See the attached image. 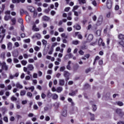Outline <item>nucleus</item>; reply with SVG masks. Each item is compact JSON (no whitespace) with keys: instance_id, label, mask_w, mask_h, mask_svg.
<instances>
[{"instance_id":"nucleus-3","label":"nucleus","mask_w":124,"mask_h":124,"mask_svg":"<svg viewBox=\"0 0 124 124\" xmlns=\"http://www.w3.org/2000/svg\"><path fill=\"white\" fill-rule=\"evenodd\" d=\"M112 4H113V2H112L111 0H107L106 5H107V7H108V9H111V8H112Z\"/></svg>"},{"instance_id":"nucleus-12","label":"nucleus","mask_w":124,"mask_h":124,"mask_svg":"<svg viewBox=\"0 0 124 124\" xmlns=\"http://www.w3.org/2000/svg\"><path fill=\"white\" fill-rule=\"evenodd\" d=\"M16 87L18 89H22L23 88V85H22L20 83L17 82L16 85Z\"/></svg>"},{"instance_id":"nucleus-25","label":"nucleus","mask_w":124,"mask_h":124,"mask_svg":"<svg viewBox=\"0 0 124 124\" xmlns=\"http://www.w3.org/2000/svg\"><path fill=\"white\" fill-rule=\"evenodd\" d=\"M91 121H94V114L90 113Z\"/></svg>"},{"instance_id":"nucleus-48","label":"nucleus","mask_w":124,"mask_h":124,"mask_svg":"<svg viewBox=\"0 0 124 124\" xmlns=\"http://www.w3.org/2000/svg\"><path fill=\"white\" fill-rule=\"evenodd\" d=\"M78 7H79V6H78V5L74 6L72 11H75V10H77V9H78Z\"/></svg>"},{"instance_id":"nucleus-14","label":"nucleus","mask_w":124,"mask_h":124,"mask_svg":"<svg viewBox=\"0 0 124 124\" xmlns=\"http://www.w3.org/2000/svg\"><path fill=\"white\" fill-rule=\"evenodd\" d=\"M59 85L60 86L64 85V79H59Z\"/></svg>"},{"instance_id":"nucleus-33","label":"nucleus","mask_w":124,"mask_h":124,"mask_svg":"<svg viewBox=\"0 0 124 124\" xmlns=\"http://www.w3.org/2000/svg\"><path fill=\"white\" fill-rule=\"evenodd\" d=\"M2 34H0V38H1L2 40H3V39L4 38V37L5 36V33H2Z\"/></svg>"},{"instance_id":"nucleus-42","label":"nucleus","mask_w":124,"mask_h":124,"mask_svg":"<svg viewBox=\"0 0 124 124\" xmlns=\"http://www.w3.org/2000/svg\"><path fill=\"white\" fill-rule=\"evenodd\" d=\"M34 49L35 50V51H38L40 50V48H39V47H38L37 46H35L34 47Z\"/></svg>"},{"instance_id":"nucleus-46","label":"nucleus","mask_w":124,"mask_h":124,"mask_svg":"<svg viewBox=\"0 0 124 124\" xmlns=\"http://www.w3.org/2000/svg\"><path fill=\"white\" fill-rule=\"evenodd\" d=\"M68 101L69 102H70V103H71L72 104V105H73V104H74L73 101H72V99H71V98H68Z\"/></svg>"},{"instance_id":"nucleus-28","label":"nucleus","mask_w":124,"mask_h":124,"mask_svg":"<svg viewBox=\"0 0 124 124\" xmlns=\"http://www.w3.org/2000/svg\"><path fill=\"white\" fill-rule=\"evenodd\" d=\"M21 62L22 65H26L28 63V62L25 60H22Z\"/></svg>"},{"instance_id":"nucleus-34","label":"nucleus","mask_w":124,"mask_h":124,"mask_svg":"<svg viewBox=\"0 0 124 124\" xmlns=\"http://www.w3.org/2000/svg\"><path fill=\"white\" fill-rule=\"evenodd\" d=\"M58 31L59 32H63V31H64V29H63V28H59Z\"/></svg>"},{"instance_id":"nucleus-23","label":"nucleus","mask_w":124,"mask_h":124,"mask_svg":"<svg viewBox=\"0 0 124 124\" xmlns=\"http://www.w3.org/2000/svg\"><path fill=\"white\" fill-rule=\"evenodd\" d=\"M122 109L120 108H117L116 109V114H118V115H120L121 114V112H122Z\"/></svg>"},{"instance_id":"nucleus-35","label":"nucleus","mask_w":124,"mask_h":124,"mask_svg":"<svg viewBox=\"0 0 124 124\" xmlns=\"http://www.w3.org/2000/svg\"><path fill=\"white\" fill-rule=\"evenodd\" d=\"M65 70V67L64 66H62L60 67V71L61 72H63Z\"/></svg>"},{"instance_id":"nucleus-37","label":"nucleus","mask_w":124,"mask_h":124,"mask_svg":"<svg viewBox=\"0 0 124 124\" xmlns=\"http://www.w3.org/2000/svg\"><path fill=\"white\" fill-rule=\"evenodd\" d=\"M98 23H99V24H101V23H102V17H100L98 19Z\"/></svg>"},{"instance_id":"nucleus-11","label":"nucleus","mask_w":124,"mask_h":124,"mask_svg":"<svg viewBox=\"0 0 124 124\" xmlns=\"http://www.w3.org/2000/svg\"><path fill=\"white\" fill-rule=\"evenodd\" d=\"M73 28H74V29H76L78 31L81 30V26H80L78 24H76V25H74L73 26Z\"/></svg>"},{"instance_id":"nucleus-57","label":"nucleus","mask_w":124,"mask_h":124,"mask_svg":"<svg viewBox=\"0 0 124 124\" xmlns=\"http://www.w3.org/2000/svg\"><path fill=\"white\" fill-rule=\"evenodd\" d=\"M33 78H34L35 79L37 78V74L36 73H34L33 74Z\"/></svg>"},{"instance_id":"nucleus-18","label":"nucleus","mask_w":124,"mask_h":124,"mask_svg":"<svg viewBox=\"0 0 124 124\" xmlns=\"http://www.w3.org/2000/svg\"><path fill=\"white\" fill-rule=\"evenodd\" d=\"M59 98V95L56 93H54L52 95V99H58Z\"/></svg>"},{"instance_id":"nucleus-30","label":"nucleus","mask_w":124,"mask_h":124,"mask_svg":"<svg viewBox=\"0 0 124 124\" xmlns=\"http://www.w3.org/2000/svg\"><path fill=\"white\" fill-rule=\"evenodd\" d=\"M11 22H12V25H15L16 24V18H13L11 19Z\"/></svg>"},{"instance_id":"nucleus-56","label":"nucleus","mask_w":124,"mask_h":124,"mask_svg":"<svg viewBox=\"0 0 124 124\" xmlns=\"http://www.w3.org/2000/svg\"><path fill=\"white\" fill-rule=\"evenodd\" d=\"M44 38H45V39H49L50 38V35H46L44 36Z\"/></svg>"},{"instance_id":"nucleus-27","label":"nucleus","mask_w":124,"mask_h":124,"mask_svg":"<svg viewBox=\"0 0 124 124\" xmlns=\"http://www.w3.org/2000/svg\"><path fill=\"white\" fill-rule=\"evenodd\" d=\"M26 11L23 9H21L20 10V15L22 16L25 13Z\"/></svg>"},{"instance_id":"nucleus-40","label":"nucleus","mask_w":124,"mask_h":124,"mask_svg":"<svg viewBox=\"0 0 124 124\" xmlns=\"http://www.w3.org/2000/svg\"><path fill=\"white\" fill-rule=\"evenodd\" d=\"M29 90H30L32 93V92L34 91V86H31V87H29Z\"/></svg>"},{"instance_id":"nucleus-6","label":"nucleus","mask_w":124,"mask_h":124,"mask_svg":"<svg viewBox=\"0 0 124 124\" xmlns=\"http://www.w3.org/2000/svg\"><path fill=\"white\" fill-rule=\"evenodd\" d=\"M27 68L29 70H30V71H32L33 69H34V67L33 66V65L31 64H28L27 66Z\"/></svg>"},{"instance_id":"nucleus-31","label":"nucleus","mask_w":124,"mask_h":124,"mask_svg":"<svg viewBox=\"0 0 124 124\" xmlns=\"http://www.w3.org/2000/svg\"><path fill=\"white\" fill-rule=\"evenodd\" d=\"M47 97H48L49 98L52 97V96H53V94L52 93H51V92H48L47 93Z\"/></svg>"},{"instance_id":"nucleus-61","label":"nucleus","mask_w":124,"mask_h":124,"mask_svg":"<svg viewBox=\"0 0 124 124\" xmlns=\"http://www.w3.org/2000/svg\"><path fill=\"white\" fill-rule=\"evenodd\" d=\"M52 73H53V71H52V70H48L47 71V74H52Z\"/></svg>"},{"instance_id":"nucleus-58","label":"nucleus","mask_w":124,"mask_h":124,"mask_svg":"<svg viewBox=\"0 0 124 124\" xmlns=\"http://www.w3.org/2000/svg\"><path fill=\"white\" fill-rule=\"evenodd\" d=\"M66 68L68 70H71V66H70V65H67L66 66Z\"/></svg>"},{"instance_id":"nucleus-26","label":"nucleus","mask_w":124,"mask_h":124,"mask_svg":"<svg viewBox=\"0 0 124 124\" xmlns=\"http://www.w3.org/2000/svg\"><path fill=\"white\" fill-rule=\"evenodd\" d=\"M25 94H26V91L25 90H22L20 92V95L21 96H23L24 95H25Z\"/></svg>"},{"instance_id":"nucleus-41","label":"nucleus","mask_w":124,"mask_h":124,"mask_svg":"<svg viewBox=\"0 0 124 124\" xmlns=\"http://www.w3.org/2000/svg\"><path fill=\"white\" fill-rule=\"evenodd\" d=\"M27 95L28 97H31V96H32V94L31 92H28L27 93Z\"/></svg>"},{"instance_id":"nucleus-16","label":"nucleus","mask_w":124,"mask_h":124,"mask_svg":"<svg viewBox=\"0 0 124 124\" xmlns=\"http://www.w3.org/2000/svg\"><path fill=\"white\" fill-rule=\"evenodd\" d=\"M72 56L71 53H69V54H67L65 55L64 57V59L66 61V60H68V59H70V57Z\"/></svg>"},{"instance_id":"nucleus-10","label":"nucleus","mask_w":124,"mask_h":124,"mask_svg":"<svg viewBox=\"0 0 124 124\" xmlns=\"http://www.w3.org/2000/svg\"><path fill=\"white\" fill-rule=\"evenodd\" d=\"M7 48H8V50H12V43L9 42L7 44Z\"/></svg>"},{"instance_id":"nucleus-20","label":"nucleus","mask_w":124,"mask_h":124,"mask_svg":"<svg viewBox=\"0 0 124 124\" xmlns=\"http://www.w3.org/2000/svg\"><path fill=\"white\" fill-rule=\"evenodd\" d=\"M80 41H79L78 40H74L72 41V44H74V45H78Z\"/></svg>"},{"instance_id":"nucleus-60","label":"nucleus","mask_w":124,"mask_h":124,"mask_svg":"<svg viewBox=\"0 0 124 124\" xmlns=\"http://www.w3.org/2000/svg\"><path fill=\"white\" fill-rule=\"evenodd\" d=\"M14 77H15L14 75H13L12 74H10V75H9L10 79H14Z\"/></svg>"},{"instance_id":"nucleus-13","label":"nucleus","mask_w":124,"mask_h":124,"mask_svg":"<svg viewBox=\"0 0 124 124\" xmlns=\"http://www.w3.org/2000/svg\"><path fill=\"white\" fill-rule=\"evenodd\" d=\"M32 30L33 31H39V28H36V25H35V24L33 26Z\"/></svg>"},{"instance_id":"nucleus-54","label":"nucleus","mask_w":124,"mask_h":124,"mask_svg":"<svg viewBox=\"0 0 124 124\" xmlns=\"http://www.w3.org/2000/svg\"><path fill=\"white\" fill-rule=\"evenodd\" d=\"M114 9L115 10H119L120 9V6L118 5H115Z\"/></svg>"},{"instance_id":"nucleus-45","label":"nucleus","mask_w":124,"mask_h":124,"mask_svg":"<svg viewBox=\"0 0 124 124\" xmlns=\"http://www.w3.org/2000/svg\"><path fill=\"white\" fill-rule=\"evenodd\" d=\"M14 45L15 46H16V47H18L20 46V44H19V43L16 42L14 43Z\"/></svg>"},{"instance_id":"nucleus-22","label":"nucleus","mask_w":124,"mask_h":124,"mask_svg":"<svg viewBox=\"0 0 124 124\" xmlns=\"http://www.w3.org/2000/svg\"><path fill=\"white\" fill-rule=\"evenodd\" d=\"M93 34H89L88 37V39L89 40V41H90L91 40H93Z\"/></svg>"},{"instance_id":"nucleus-44","label":"nucleus","mask_w":124,"mask_h":124,"mask_svg":"<svg viewBox=\"0 0 124 124\" xmlns=\"http://www.w3.org/2000/svg\"><path fill=\"white\" fill-rule=\"evenodd\" d=\"M30 12H34V8H33V7H32V6H31L30 7Z\"/></svg>"},{"instance_id":"nucleus-43","label":"nucleus","mask_w":124,"mask_h":124,"mask_svg":"<svg viewBox=\"0 0 124 124\" xmlns=\"http://www.w3.org/2000/svg\"><path fill=\"white\" fill-rule=\"evenodd\" d=\"M28 62L30 63H32L33 62H34V60L32 59H29Z\"/></svg>"},{"instance_id":"nucleus-55","label":"nucleus","mask_w":124,"mask_h":124,"mask_svg":"<svg viewBox=\"0 0 124 124\" xmlns=\"http://www.w3.org/2000/svg\"><path fill=\"white\" fill-rule=\"evenodd\" d=\"M41 97H42V98H43V99H44V98H45V97H46V94H45L44 93H42Z\"/></svg>"},{"instance_id":"nucleus-4","label":"nucleus","mask_w":124,"mask_h":124,"mask_svg":"<svg viewBox=\"0 0 124 124\" xmlns=\"http://www.w3.org/2000/svg\"><path fill=\"white\" fill-rule=\"evenodd\" d=\"M1 68L2 69H4L6 71L8 70V66L6 65V63L5 62H3L2 63Z\"/></svg>"},{"instance_id":"nucleus-51","label":"nucleus","mask_w":124,"mask_h":124,"mask_svg":"<svg viewBox=\"0 0 124 124\" xmlns=\"http://www.w3.org/2000/svg\"><path fill=\"white\" fill-rule=\"evenodd\" d=\"M61 36H62V37H64V38H67V36H66L65 33H64L61 34Z\"/></svg>"},{"instance_id":"nucleus-64","label":"nucleus","mask_w":124,"mask_h":124,"mask_svg":"<svg viewBox=\"0 0 124 124\" xmlns=\"http://www.w3.org/2000/svg\"><path fill=\"white\" fill-rule=\"evenodd\" d=\"M96 33L98 36L100 35V33H101L100 30L97 31L96 32Z\"/></svg>"},{"instance_id":"nucleus-19","label":"nucleus","mask_w":124,"mask_h":124,"mask_svg":"<svg viewBox=\"0 0 124 124\" xmlns=\"http://www.w3.org/2000/svg\"><path fill=\"white\" fill-rule=\"evenodd\" d=\"M62 87H59L57 88V92L58 93H62Z\"/></svg>"},{"instance_id":"nucleus-52","label":"nucleus","mask_w":124,"mask_h":124,"mask_svg":"<svg viewBox=\"0 0 124 124\" xmlns=\"http://www.w3.org/2000/svg\"><path fill=\"white\" fill-rule=\"evenodd\" d=\"M70 9V7H66L64 9V11L65 12H68V11H69Z\"/></svg>"},{"instance_id":"nucleus-2","label":"nucleus","mask_w":124,"mask_h":124,"mask_svg":"<svg viewBox=\"0 0 124 124\" xmlns=\"http://www.w3.org/2000/svg\"><path fill=\"white\" fill-rule=\"evenodd\" d=\"M63 76L65 77V80L68 81L69 80V76H70V73L67 71H64L63 73Z\"/></svg>"},{"instance_id":"nucleus-29","label":"nucleus","mask_w":124,"mask_h":124,"mask_svg":"<svg viewBox=\"0 0 124 124\" xmlns=\"http://www.w3.org/2000/svg\"><path fill=\"white\" fill-rule=\"evenodd\" d=\"M43 45L46 47V45H47V41H46V40H43L42 41Z\"/></svg>"},{"instance_id":"nucleus-8","label":"nucleus","mask_w":124,"mask_h":124,"mask_svg":"<svg viewBox=\"0 0 124 124\" xmlns=\"http://www.w3.org/2000/svg\"><path fill=\"white\" fill-rule=\"evenodd\" d=\"M77 93H78V90H76L75 91H73L72 93H69V95H70L71 96H74Z\"/></svg>"},{"instance_id":"nucleus-9","label":"nucleus","mask_w":124,"mask_h":124,"mask_svg":"<svg viewBox=\"0 0 124 124\" xmlns=\"http://www.w3.org/2000/svg\"><path fill=\"white\" fill-rule=\"evenodd\" d=\"M62 117H67V111L66 110H63L62 113Z\"/></svg>"},{"instance_id":"nucleus-63","label":"nucleus","mask_w":124,"mask_h":124,"mask_svg":"<svg viewBox=\"0 0 124 124\" xmlns=\"http://www.w3.org/2000/svg\"><path fill=\"white\" fill-rule=\"evenodd\" d=\"M23 57H24V59H28V58H29V55H28V54H24L23 55Z\"/></svg>"},{"instance_id":"nucleus-21","label":"nucleus","mask_w":124,"mask_h":124,"mask_svg":"<svg viewBox=\"0 0 124 124\" xmlns=\"http://www.w3.org/2000/svg\"><path fill=\"white\" fill-rule=\"evenodd\" d=\"M79 68V64H77L74 66V71H77L78 70V69Z\"/></svg>"},{"instance_id":"nucleus-38","label":"nucleus","mask_w":124,"mask_h":124,"mask_svg":"<svg viewBox=\"0 0 124 124\" xmlns=\"http://www.w3.org/2000/svg\"><path fill=\"white\" fill-rule=\"evenodd\" d=\"M12 101H16L17 100V98L14 97V96H12L11 98Z\"/></svg>"},{"instance_id":"nucleus-47","label":"nucleus","mask_w":124,"mask_h":124,"mask_svg":"<svg viewBox=\"0 0 124 124\" xmlns=\"http://www.w3.org/2000/svg\"><path fill=\"white\" fill-rule=\"evenodd\" d=\"M3 121L6 123H8V118H7V117H4Z\"/></svg>"},{"instance_id":"nucleus-50","label":"nucleus","mask_w":124,"mask_h":124,"mask_svg":"<svg viewBox=\"0 0 124 124\" xmlns=\"http://www.w3.org/2000/svg\"><path fill=\"white\" fill-rule=\"evenodd\" d=\"M54 51L53 49H51L49 50V51L48 52V54L49 55H52L53 54V52Z\"/></svg>"},{"instance_id":"nucleus-17","label":"nucleus","mask_w":124,"mask_h":124,"mask_svg":"<svg viewBox=\"0 0 124 124\" xmlns=\"http://www.w3.org/2000/svg\"><path fill=\"white\" fill-rule=\"evenodd\" d=\"M1 31V32H0ZM6 30L3 29V27L1 26L0 27V33H5Z\"/></svg>"},{"instance_id":"nucleus-36","label":"nucleus","mask_w":124,"mask_h":124,"mask_svg":"<svg viewBox=\"0 0 124 124\" xmlns=\"http://www.w3.org/2000/svg\"><path fill=\"white\" fill-rule=\"evenodd\" d=\"M5 56V53L4 52H2L0 55V58H1L2 59H4Z\"/></svg>"},{"instance_id":"nucleus-39","label":"nucleus","mask_w":124,"mask_h":124,"mask_svg":"<svg viewBox=\"0 0 124 124\" xmlns=\"http://www.w3.org/2000/svg\"><path fill=\"white\" fill-rule=\"evenodd\" d=\"M18 23H19L20 24H21V25H23V19H22V18H19V19H18Z\"/></svg>"},{"instance_id":"nucleus-5","label":"nucleus","mask_w":124,"mask_h":124,"mask_svg":"<svg viewBox=\"0 0 124 124\" xmlns=\"http://www.w3.org/2000/svg\"><path fill=\"white\" fill-rule=\"evenodd\" d=\"M35 37L37 38V39H40V38H41V35L39 33H36L32 36V38H35Z\"/></svg>"},{"instance_id":"nucleus-24","label":"nucleus","mask_w":124,"mask_h":124,"mask_svg":"<svg viewBox=\"0 0 124 124\" xmlns=\"http://www.w3.org/2000/svg\"><path fill=\"white\" fill-rule=\"evenodd\" d=\"M75 34L76 35H78V38H79V39H82V38H83V37L82 36V35H81L80 34H79V32H76Z\"/></svg>"},{"instance_id":"nucleus-32","label":"nucleus","mask_w":124,"mask_h":124,"mask_svg":"<svg viewBox=\"0 0 124 124\" xmlns=\"http://www.w3.org/2000/svg\"><path fill=\"white\" fill-rule=\"evenodd\" d=\"M92 107H93V111H94V112H95V111H96V109H97V108H96V105H93Z\"/></svg>"},{"instance_id":"nucleus-7","label":"nucleus","mask_w":124,"mask_h":124,"mask_svg":"<svg viewBox=\"0 0 124 124\" xmlns=\"http://www.w3.org/2000/svg\"><path fill=\"white\" fill-rule=\"evenodd\" d=\"M42 19L43 21H45V22H48L49 20H50V17H48L46 16H44L42 17Z\"/></svg>"},{"instance_id":"nucleus-1","label":"nucleus","mask_w":124,"mask_h":124,"mask_svg":"<svg viewBox=\"0 0 124 124\" xmlns=\"http://www.w3.org/2000/svg\"><path fill=\"white\" fill-rule=\"evenodd\" d=\"M118 38L121 40L119 42V44L121 45L122 47H124V35L119 34L118 35Z\"/></svg>"},{"instance_id":"nucleus-62","label":"nucleus","mask_w":124,"mask_h":124,"mask_svg":"<svg viewBox=\"0 0 124 124\" xmlns=\"http://www.w3.org/2000/svg\"><path fill=\"white\" fill-rule=\"evenodd\" d=\"M124 112L122 111L120 112V114H119V116H120V117H124Z\"/></svg>"},{"instance_id":"nucleus-15","label":"nucleus","mask_w":124,"mask_h":124,"mask_svg":"<svg viewBox=\"0 0 124 124\" xmlns=\"http://www.w3.org/2000/svg\"><path fill=\"white\" fill-rule=\"evenodd\" d=\"M115 104H116V105H118V106H124V103H123L121 101H117L115 102Z\"/></svg>"},{"instance_id":"nucleus-49","label":"nucleus","mask_w":124,"mask_h":124,"mask_svg":"<svg viewBox=\"0 0 124 124\" xmlns=\"http://www.w3.org/2000/svg\"><path fill=\"white\" fill-rule=\"evenodd\" d=\"M102 43V39L99 38L98 41V45L100 46L101 45Z\"/></svg>"},{"instance_id":"nucleus-59","label":"nucleus","mask_w":124,"mask_h":124,"mask_svg":"<svg viewBox=\"0 0 124 124\" xmlns=\"http://www.w3.org/2000/svg\"><path fill=\"white\" fill-rule=\"evenodd\" d=\"M36 16H37V12H34L33 16V18H36Z\"/></svg>"},{"instance_id":"nucleus-53","label":"nucleus","mask_w":124,"mask_h":124,"mask_svg":"<svg viewBox=\"0 0 124 124\" xmlns=\"http://www.w3.org/2000/svg\"><path fill=\"white\" fill-rule=\"evenodd\" d=\"M10 8L11 9V10H12V11L14 10V4H11L10 5Z\"/></svg>"}]
</instances>
